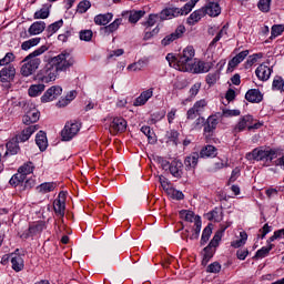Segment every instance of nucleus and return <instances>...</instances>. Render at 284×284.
I'll return each instance as SVG.
<instances>
[{
	"label": "nucleus",
	"instance_id": "nucleus-1",
	"mask_svg": "<svg viewBox=\"0 0 284 284\" xmlns=\"http://www.w3.org/2000/svg\"><path fill=\"white\" fill-rule=\"evenodd\" d=\"M74 63H77L74 55L68 51H63L53 58H49L44 69L38 74V81H41L42 83H50V81H54L57 79V74H59V72L70 70Z\"/></svg>",
	"mask_w": 284,
	"mask_h": 284
},
{
	"label": "nucleus",
	"instance_id": "nucleus-2",
	"mask_svg": "<svg viewBox=\"0 0 284 284\" xmlns=\"http://www.w3.org/2000/svg\"><path fill=\"white\" fill-rule=\"evenodd\" d=\"M43 52H48L47 45L40 47L22 60L23 64L20 69L22 77H31V74H34L37 70H39V65H41V59L37 57H41Z\"/></svg>",
	"mask_w": 284,
	"mask_h": 284
},
{
	"label": "nucleus",
	"instance_id": "nucleus-3",
	"mask_svg": "<svg viewBox=\"0 0 284 284\" xmlns=\"http://www.w3.org/2000/svg\"><path fill=\"white\" fill-rule=\"evenodd\" d=\"M199 3V0H191L182 8L168 7L163 9L161 13V21H168V19H176V17H183L190 14L191 10Z\"/></svg>",
	"mask_w": 284,
	"mask_h": 284
},
{
	"label": "nucleus",
	"instance_id": "nucleus-4",
	"mask_svg": "<svg viewBox=\"0 0 284 284\" xmlns=\"http://www.w3.org/2000/svg\"><path fill=\"white\" fill-rule=\"evenodd\" d=\"M246 159L247 161H274L276 152L254 149L251 153L246 154Z\"/></svg>",
	"mask_w": 284,
	"mask_h": 284
},
{
	"label": "nucleus",
	"instance_id": "nucleus-5",
	"mask_svg": "<svg viewBox=\"0 0 284 284\" xmlns=\"http://www.w3.org/2000/svg\"><path fill=\"white\" fill-rule=\"evenodd\" d=\"M81 130V124L77 121L67 122L63 130L61 131L62 141H72L79 131Z\"/></svg>",
	"mask_w": 284,
	"mask_h": 284
},
{
	"label": "nucleus",
	"instance_id": "nucleus-6",
	"mask_svg": "<svg viewBox=\"0 0 284 284\" xmlns=\"http://www.w3.org/2000/svg\"><path fill=\"white\" fill-rule=\"evenodd\" d=\"M178 57V67H181L182 70H187V65L194 59V47H186Z\"/></svg>",
	"mask_w": 284,
	"mask_h": 284
},
{
	"label": "nucleus",
	"instance_id": "nucleus-7",
	"mask_svg": "<svg viewBox=\"0 0 284 284\" xmlns=\"http://www.w3.org/2000/svg\"><path fill=\"white\" fill-rule=\"evenodd\" d=\"M217 239L219 237L212 239L209 245L203 248L202 265L204 267L207 265V263H210V260H212L216 253V247H219Z\"/></svg>",
	"mask_w": 284,
	"mask_h": 284
},
{
	"label": "nucleus",
	"instance_id": "nucleus-8",
	"mask_svg": "<svg viewBox=\"0 0 284 284\" xmlns=\"http://www.w3.org/2000/svg\"><path fill=\"white\" fill-rule=\"evenodd\" d=\"M43 230H45V222H38L37 224H31L29 225V229L20 235V239H22L23 241L32 239V236L41 234Z\"/></svg>",
	"mask_w": 284,
	"mask_h": 284
},
{
	"label": "nucleus",
	"instance_id": "nucleus-9",
	"mask_svg": "<svg viewBox=\"0 0 284 284\" xmlns=\"http://www.w3.org/2000/svg\"><path fill=\"white\" fill-rule=\"evenodd\" d=\"M39 130V124L29 125L23 129L19 134H17L13 139L18 143H26V141H30V138Z\"/></svg>",
	"mask_w": 284,
	"mask_h": 284
},
{
	"label": "nucleus",
	"instance_id": "nucleus-10",
	"mask_svg": "<svg viewBox=\"0 0 284 284\" xmlns=\"http://www.w3.org/2000/svg\"><path fill=\"white\" fill-rule=\"evenodd\" d=\"M14 77H17V69L12 64L0 70L1 83H12V81H14Z\"/></svg>",
	"mask_w": 284,
	"mask_h": 284
},
{
	"label": "nucleus",
	"instance_id": "nucleus-11",
	"mask_svg": "<svg viewBox=\"0 0 284 284\" xmlns=\"http://www.w3.org/2000/svg\"><path fill=\"white\" fill-rule=\"evenodd\" d=\"M122 19H126L129 23H139L145 17V10H128L121 13Z\"/></svg>",
	"mask_w": 284,
	"mask_h": 284
},
{
	"label": "nucleus",
	"instance_id": "nucleus-12",
	"mask_svg": "<svg viewBox=\"0 0 284 284\" xmlns=\"http://www.w3.org/2000/svg\"><path fill=\"white\" fill-rule=\"evenodd\" d=\"M183 34H185V26H179L173 33L163 38L162 45L166 47L170 45V43H174V41L181 39Z\"/></svg>",
	"mask_w": 284,
	"mask_h": 284
},
{
	"label": "nucleus",
	"instance_id": "nucleus-13",
	"mask_svg": "<svg viewBox=\"0 0 284 284\" xmlns=\"http://www.w3.org/2000/svg\"><path fill=\"white\" fill-rule=\"evenodd\" d=\"M61 196H65V193L60 192L59 199L53 201V210L57 216L63 219V216H65V197H62L61 200Z\"/></svg>",
	"mask_w": 284,
	"mask_h": 284
},
{
	"label": "nucleus",
	"instance_id": "nucleus-14",
	"mask_svg": "<svg viewBox=\"0 0 284 284\" xmlns=\"http://www.w3.org/2000/svg\"><path fill=\"white\" fill-rule=\"evenodd\" d=\"M63 89L61 87H51L41 97L42 103H49V101H54V99L61 97Z\"/></svg>",
	"mask_w": 284,
	"mask_h": 284
},
{
	"label": "nucleus",
	"instance_id": "nucleus-15",
	"mask_svg": "<svg viewBox=\"0 0 284 284\" xmlns=\"http://www.w3.org/2000/svg\"><path fill=\"white\" fill-rule=\"evenodd\" d=\"M254 123V118L252 115H244L240 119L237 124L233 129V134H239V132H243L245 128L250 130V125Z\"/></svg>",
	"mask_w": 284,
	"mask_h": 284
},
{
	"label": "nucleus",
	"instance_id": "nucleus-16",
	"mask_svg": "<svg viewBox=\"0 0 284 284\" xmlns=\"http://www.w3.org/2000/svg\"><path fill=\"white\" fill-rule=\"evenodd\" d=\"M111 132L118 134V132H125L128 130V121L123 118H114L110 124Z\"/></svg>",
	"mask_w": 284,
	"mask_h": 284
},
{
	"label": "nucleus",
	"instance_id": "nucleus-17",
	"mask_svg": "<svg viewBox=\"0 0 284 284\" xmlns=\"http://www.w3.org/2000/svg\"><path fill=\"white\" fill-rule=\"evenodd\" d=\"M154 95V88L148 89L143 91L133 102V105L135 108H139L141 105H145L150 99Z\"/></svg>",
	"mask_w": 284,
	"mask_h": 284
},
{
	"label": "nucleus",
	"instance_id": "nucleus-18",
	"mask_svg": "<svg viewBox=\"0 0 284 284\" xmlns=\"http://www.w3.org/2000/svg\"><path fill=\"white\" fill-rule=\"evenodd\" d=\"M169 171L172 174V176H174V179H182V176H183V162H181L180 160H173L171 162Z\"/></svg>",
	"mask_w": 284,
	"mask_h": 284
},
{
	"label": "nucleus",
	"instance_id": "nucleus-19",
	"mask_svg": "<svg viewBox=\"0 0 284 284\" xmlns=\"http://www.w3.org/2000/svg\"><path fill=\"white\" fill-rule=\"evenodd\" d=\"M255 74L260 81H267L272 77V69L265 64H261L256 68Z\"/></svg>",
	"mask_w": 284,
	"mask_h": 284
},
{
	"label": "nucleus",
	"instance_id": "nucleus-20",
	"mask_svg": "<svg viewBox=\"0 0 284 284\" xmlns=\"http://www.w3.org/2000/svg\"><path fill=\"white\" fill-rule=\"evenodd\" d=\"M245 99L248 103H261L263 101V93L258 89H250L245 94Z\"/></svg>",
	"mask_w": 284,
	"mask_h": 284
},
{
	"label": "nucleus",
	"instance_id": "nucleus-21",
	"mask_svg": "<svg viewBox=\"0 0 284 284\" xmlns=\"http://www.w3.org/2000/svg\"><path fill=\"white\" fill-rule=\"evenodd\" d=\"M36 143L40 152H45L48 150V135L44 131H39L36 135Z\"/></svg>",
	"mask_w": 284,
	"mask_h": 284
},
{
	"label": "nucleus",
	"instance_id": "nucleus-22",
	"mask_svg": "<svg viewBox=\"0 0 284 284\" xmlns=\"http://www.w3.org/2000/svg\"><path fill=\"white\" fill-rule=\"evenodd\" d=\"M205 14H209V17H219L221 14V6L219 2L210 1L205 9H204Z\"/></svg>",
	"mask_w": 284,
	"mask_h": 284
},
{
	"label": "nucleus",
	"instance_id": "nucleus-23",
	"mask_svg": "<svg viewBox=\"0 0 284 284\" xmlns=\"http://www.w3.org/2000/svg\"><path fill=\"white\" fill-rule=\"evenodd\" d=\"M121 23H123V18H118L113 22H111L109 26L103 27L101 31L108 37H110V34L119 30V26H121Z\"/></svg>",
	"mask_w": 284,
	"mask_h": 284
},
{
	"label": "nucleus",
	"instance_id": "nucleus-24",
	"mask_svg": "<svg viewBox=\"0 0 284 284\" xmlns=\"http://www.w3.org/2000/svg\"><path fill=\"white\" fill-rule=\"evenodd\" d=\"M214 68V62L197 61L194 68L195 74H203L210 72Z\"/></svg>",
	"mask_w": 284,
	"mask_h": 284
},
{
	"label": "nucleus",
	"instance_id": "nucleus-25",
	"mask_svg": "<svg viewBox=\"0 0 284 284\" xmlns=\"http://www.w3.org/2000/svg\"><path fill=\"white\" fill-rule=\"evenodd\" d=\"M113 18L114 14H112V12L100 13L94 17V23L95 26H108V23H110V21H112Z\"/></svg>",
	"mask_w": 284,
	"mask_h": 284
},
{
	"label": "nucleus",
	"instance_id": "nucleus-26",
	"mask_svg": "<svg viewBox=\"0 0 284 284\" xmlns=\"http://www.w3.org/2000/svg\"><path fill=\"white\" fill-rule=\"evenodd\" d=\"M216 154H217V150L215 149V146L209 144L202 148L199 155L201 159H210V158L214 159Z\"/></svg>",
	"mask_w": 284,
	"mask_h": 284
},
{
	"label": "nucleus",
	"instance_id": "nucleus-27",
	"mask_svg": "<svg viewBox=\"0 0 284 284\" xmlns=\"http://www.w3.org/2000/svg\"><path fill=\"white\" fill-rule=\"evenodd\" d=\"M43 30H45V23L43 21H36L30 26L28 32L30 37H34L37 34H41Z\"/></svg>",
	"mask_w": 284,
	"mask_h": 284
},
{
	"label": "nucleus",
	"instance_id": "nucleus-28",
	"mask_svg": "<svg viewBox=\"0 0 284 284\" xmlns=\"http://www.w3.org/2000/svg\"><path fill=\"white\" fill-rule=\"evenodd\" d=\"M41 116V113H39V111L33 110L28 112L23 118H22V122L24 123V125H30L32 123H37V121H39Z\"/></svg>",
	"mask_w": 284,
	"mask_h": 284
},
{
	"label": "nucleus",
	"instance_id": "nucleus-29",
	"mask_svg": "<svg viewBox=\"0 0 284 284\" xmlns=\"http://www.w3.org/2000/svg\"><path fill=\"white\" fill-rule=\"evenodd\" d=\"M250 54V50H244L240 53H237L231 61H229V68H236L239 63H243L245 61V58Z\"/></svg>",
	"mask_w": 284,
	"mask_h": 284
},
{
	"label": "nucleus",
	"instance_id": "nucleus-30",
	"mask_svg": "<svg viewBox=\"0 0 284 284\" xmlns=\"http://www.w3.org/2000/svg\"><path fill=\"white\" fill-rule=\"evenodd\" d=\"M11 264H12V270L14 272H21L23 270L24 264H23V257L17 253L11 254Z\"/></svg>",
	"mask_w": 284,
	"mask_h": 284
},
{
	"label": "nucleus",
	"instance_id": "nucleus-31",
	"mask_svg": "<svg viewBox=\"0 0 284 284\" xmlns=\"http://www.w3.org/2000/svg\"><path fill=\"white\" fill-rule=\"evenodd\" d=\"M203 17H205V8L195 10L187 18L189 26H194L195 23H199L200 19H203Z\"/></svg>",
	"mask_w": 284,
	"mask_h": 284
},
{
	"label": "nucleus",
	"instance_id": "nucleus-32",
	"mask_svg": "<svg viewBox=\"0 0 284 284\" xmlns=\"http://www.w3.org/2000/svg\"><path fill=\"white\" fill-rule=\"evenodd\" d=\"M199 159H200L199 152L191 153L184 160L185 168H196V165H199Z\"/></svg>",
	"mask_w": 284,
	"mask_h": 284
},
{
	"label": "nucleus",
	"instance_id": "nucleus-33",
	"mask_svg": "<svg viewBox=\"0 0 284 284\" xmlns=\"http://www.w3.org/2000/svg\"><path fill=\"white\" fill-rule=\"evenodd\" d=\"M21 152V148L19 146V142L12 138L8 143H7V154H19Z\"/></svg>",
	"mask_w": 284,
	"mask_h": 284
},
{
	"label": "nucleus",
	"instance_id": "nucleus-34",
	"mask_svg": "<svg viewBox=\"0 0 284 284\" xmlns=\"http://www.w3.org/2000/svg\"><path fill=\"white\" fill-rule=\"evenodd\" d=\"M158 21H163L161 20V12L149 14V18L146 19V21L142 22V26H144L146 30H150V28H152Z\"/></svg>",
	"mask_w": 284,
	"mask_h": 284
},
{
	"label": "nucleus",
	"instance_id": "nucleus-35",
	"mask_svg": "<svg viewBox=\"0 0 284 284\" xmlns=\"http://www.w3.org/2000/svg\"><path fill=\"white\" fill-rule=\"evenodd\" d=\"M57 189V183L54 182H44L40 184L37 190L42 194H48V192H53Z\"/></svg>",
	"mask_w": 284,
	"mask_h": 284
},
{
	"label": "nucleus",
	"instance_id": "nucleus-36",
	"mask_svg": "<svg viewBox=\"0 0 284 284\" xmlns=\"http://www.w3.org/2000/svg\"><path fill=\"white\" fill-rule=\"evenodd\" d=\"M274 250V244H268V246H263L262 248L257 250L253 258H265L270 255V252Z\"/></svg>",
	"mask_w": 284,
	"mask_h": 284
},
{
	"label": "nucleus",
	"instance_id": "nucleus-37",
	"mask_svg": "<svg viewBox=\"0 0 284 284\" xmlns=\"http://www.w3.org/2000/svg\"><path fill=\"white\" fill-rule=\"evenodd\" d=\"M26 176L23 175V173L18 172L16 173L9 181L10 185H13L14 187H17V185H23V183L26 182Z\"/></svg>",
	"mask_w": 284,
	"mask_h": 284
},
{
	"label": "nucleus",
	"instance_id": "nucleus-38",
	"mask_svg": "<svg viewBox=\"0 0 284 284\" xmlns=\"http://www.w3.org/2000/svg\"><path fill=\"white\" fill-rule=\"evenodd\" d=\"M63 28V19L58 20L53 23H51L48 28H47V32H48V37H52V34H54V32H59V30Z\"/></svg>",
	"mask_w": 284,
	"mask_h": 284
},
{
	"label": "nucleus",
	"instance_id": "nucleus-39",
	"mask_svg": "<svg viewBox=\"0 0 284 284\" xmlns=\"http://www.w3.org/2000/svg\"><path fill=\"white\" fill-rule=\"evenodd\" d=\"M41 43V38H32L22 42L21 50L28 51L30 48H34V45H39Z\"/></svg>",
	"mask_w": 284,
	"mask_h": 284
},
{
	"label": "nucleus",
	"instance_id": "nucleus-40",
	"mask_svg": "<svg viewBox=\"0 0 284 284\" xmlns=\"http://www.w3.org/2000/svg\"><path fill=\"white\" fill-rule=\"evenodd\" d=\"M43 90H45L44 84H32L28 90L29 97H39Z\"/></svg>",
	"mask_w": 284,
	"mask_h": 284
},
{
	"label": "nucleus",
	"instance_id": "nucleus-41",
	"mask_svg": "<svg viewBox=\"0 0 284 284\" xmlns=\"http://www.w3.org/2000/svg\"><path fill=\"white\" fill-rule=\"evenodd\" d=\"M18 172L28 179V174H32V172H34V164H32V162H27L18 169Z\"/></svg>",
	"mask_w": 284,
	"mask_h": 284
},
{
	"label": "nucleus",
	"instance_id": "nucleus-42",
	"mask_svg": "<svg viewBox=\"0 0 284 284\" xmlns=\"http://www.w3.org/2000/svg\"><path fill=\"white\" fill-rule=\"evenodd\" d=\"M48 17H50V7H48V4L33 14V19H48Z\"/></svg>",
	"mask_w": 284,
	"mask_h": 284
},
{
	"label": "nucleus",
	"instance_id": "nucleus-43",
	"mask_svg": "<svg viewBox=\"0 0 284 284\" xmlns=\"http://www.w3.org/2000/svg\"><path fill=\"white\" fill-rule=\"evenodd\" d=\"M212 236V223H210L202 232V237L200 245H205L207 241H210V237Z\"/></svg>",
	"mask_w": 284,
	"mask_h": 284
},
{
	"label": "nucleus",
	"instance_id": "nucleus-44",
	"mask_svg": "<svg viewBox=\"0 0 284 284\" xmlns=\"http://www.w3.org/2000/svg\"><path fill=\"white\" fill-rule=\"evenodd\" d=\"M214 130H216L212 124H209L205 122L204 124V136L207 142L212 141L214 139Z\"/></svg>",
	"mask_w": 284,
	"mask_h": 284
},
{
	"label": "nucleus",
	"instance_id": "nucleus-45",
	"mask_svg": "<svg viewBox=\"0 0 284 284\" xmlns=\"http://www.w3.org/2000/svg\"><path fill=\"white\" fill-rule=\"evenodd\" d=\"M166 61L169 62L171 68H175V70H182L181 67H179V55H174V53H169L166 55Z\"/></svg>",
	"mask_w": 284,
	"mask_h": 284
},
{
	"label": "nucleus",
	"instance_id": "nucleus-46",
	"mask_svg": "<svg viewBox=\"0 0 284 284\" xmlns=\"http://www.w3.org/2000/svg\"><path fill=\"white\" fill-rule=\"evenodd\" d=\"M219 71H215L213 73H209L206 75L205 82L207 83V85H210V88H212V85H215L216 81H219Z\"/></svg>",
	"mask_w": 284,
	"mask_h": 284
},
{
	"label": "nucleus",
	"instance_id": "nucleus-47",
	"mask_svg": "<svg viewBox=\"0 0 284 284\" xmlns=\"http://www.w3.org/2000/svg\"><path fill=\"white\" fill-rule=\"evenodd\" d=\"M166 139H168V141H171V143H174V145H178L179 144V131H176V130L168 131Z\"/></svg>",
	"mask_w": 284,
	"mask_h": 284
},
{
	"label": "nucleus",
	"instance_id": "nucleus-48",
	"mask_svg": "<svg viewBox=\"0 0 284 284\" xmlns=\"http://www.w3.org/2000/svg\"><path fill=\"white\" fill-rule=\"evenodd\" d=\"M232 223L221 224L220 230L214 234L213 239H217L216 241L221 243V239H223V234L225 233V230L230 227Z\"/></svg>",
	"mask_w": 284,
	"mask_h": 284
},
{
	"label": "nucleus",
	"instance_id": "nucleus-49",
	"mask_svg": "<svg viewBox=\"0 0 284 284\" xmlns=\"http://www.w3.org/2000/svg\"><path fill=\"white\" fill-rule=\"evenodd\" d=\"M226 26H224L220 31L219 33L215 36V38L211 41L209 48H212L214 45H216V43H219V41H221V39H223V34H227V31H226Z\"/></svg>",
	"mask_w": 284,
	"mask_h": 284
},
{
	"label": "nucleus",
	"instance_id": "nucleus-50",
	"mask_svg": "<svg viewBox=\"0 0 284 284\" xmlns=\"http://www.w3.org/2000/svg\"><path fill=\"white\" fill-rule=\"evenodd\" d=\"M14 59H17V57H14V53L12 52H8L2 59H0V65H10V63H12V61H14Z\"/></svg>",
	"mask_w": 284,
	"mask_h": 284
},
{
	"label": "nucleus",
	"instance_id": "nucleus-51",
	"mask_svg": "<svg viewBox=\"0 0 284 284\" xmlns=\"http://www.w3.org/2000/svg\"><path fill=\"white\" fill-rule=\"evenodd\" d=\"M92 7V3H90V0H82L81 2H79L78 4V12L80 14H84V12L87 10H90V8Z\"/></svg>",
	"mask_w": 284,
	"mask_h": 284
},
{
	"label": "nucleus",
	"instance_id": "nucleus-52",
	"mask_svg": "<svg viewBox=\"0 0 284 284\" xmlns=\"http://www.w3.org/2000/svg\"><path fill=\"white\" fill-rule=\"evenodd\" d=\"M283 24H275L271 29V39H276V37H281L283 34Z\"/></svg>",
	"mask_w": 284,
	"mask_h": 284
},
{
	"label": "nucleus",
	"instance_id": "nucleus-53",
	"mask_svg": "<svg viewBox=\"0 0 284 284\" xmlns=\"http://www.w3.org/2000/svg\"><path fill=\"white\" fill-rule=\"evenodd\" d=\"M75 98H77V91H70L65 97L64 103H62L61 101L58 102L59 108H63L68 105V103H70V101H74Z\"/></svg>",
	"mask_w": 284,
	"mask_h": 284
},
{
	"label": "nucleus",
	"instance_id": "nucleus-54",
	"mask_svg": "<svg viewBox=\"0 0 284 284\" xmlns=\"http://www.w3.org/2000/svg\"><path fill=\"white\" fill-rule=\"evenodd\" d=\"M206 272H209L210 274H219V272H221V263L219 262L211 263L207 266Z\"/></svg>",
	"mask_w": 284,
	"mask_h": 284
},
{
	"label": "nucleus",
	"instance_id": "nucleus-55",
	"mask_svg": "<svg viewBox=\"0 0 284 284\" xmlns=\"http://www.w3.org/2000/svg\"><path fill=\"white\" fill-rule=\"evenodd\" d=\"M271 3L272 0H260L257 3V8L258 10H261V12H267L270 10Z\"/></svg>",
	"mask_w": 284,
	"mask_h": 284
},
{
	"label": "nucleus",
	"instance_id": "nucleus-56",
	"mask_svg": "<svg viewBox=\"0 0 284 284\" xmlns=\"http://www.w3.org/2000/svg\"><path fill=\"white\" fill-rule=\"evenodd\" d=\"M284 80L281 77H275L272 84V90H283Z\"/></svg>",
	"mask_w": 284,
	"mask_h": 284
},
{
	"label": "nucleus",
	"instance_id": "nucleus-57",
	"mask_svg": "<svg viewBox=\"0 0 284 284\" xmlns=\"http://www.w3.org/2000/svg\"><path fill=\"white\" fill-rule=\"evenodd\" d=\"M258 61V53H255L253 55H250L244 64V68L246 70H248V68H252V65H254V63H256Z\"/></svg>",
	"mask_w": 284,
	"mask_h": 284
},
{
	"label": "nucleus",
	"instance_id": "nucleus-58",
	"mask_svg": "<svg viewBox=\"0 0 284 284\" xmlns=\"http://www.w3.org/2000/svg\"><path fill=\"white\" fill-rule=\"evenodd\" d=\"M206 106H207V102L205 100L196 101L193 105V108L195 109V112H199L200 114L201 112H203V110H205Z\"/></svg>",
	"mask_w": 284,
	"mask_h": 284
},
{
	"label": "nucleus",
	"instance_id": "nucleus-59",
	"mask_svg": "<svg viewBox=\"0 0 284 284\" xmlns=\"http://www.w3.org/2000/svg\"><path fill=\"white\" fill-rule=\"evenodd\" d=\"M196 116H201V113L199 111H196V109L194 106H192L191 109L187 110L186 119L189 121H193V119H196Z\"/></svg>",
	"mask_w": 284,
	"mask_h": 284
},
{
	"label": "nucleus",
	"instance_id": "nucleus-60",
	"mask_svg": "<svg viewBox=\"0 0 284 284\" xmlns=\"http://www.w3.org/2000/svg\"><path fill=\"white\" fill-rule=\"evenodd\" d=\"M159 30V27H155L152 31H149L148 27H145L144 41H150L152 37H155Z\"/></svg>",
	"mask_w": 284,
	"mask_h": 284
},
{
	"label": "nucleus",
	"instance_id": "nucleus-61",
	"mask_svg": "<svg viewBox=\"0 0 284 284\" xmlns=\"http://www.w3.org/2000/svg\"><path fill=\"white\" fill-rule=\"evenodd\" d=\"M92 30L80 31L81 41H92Z\"/></svg>",
	"mask_w": 284,
	"mask_h": 284
},
{
	"label": "nucleus",
	"instance_id": "nucleus-62",
	"mask_svg": "<svg viewBox=\"0 0 284 284\" xmlns=\"http://www.w3.org/2000/svg\"><path fill=\"white\" fill-rule=\"evenodd\" d=\"M200 90H201V84H199V83L193 84L192 88L190 89L189 101H192V99H194V97H196V94H199Z\"/></svg>",
	"mask_w": 284,
	"mask_h": 284
},
{
	"label": "nucleus",
	"instance_id": "nucleus-63",
	"mask_svg": "<svg viewBox=\"0 0 284 284\" xmlns=\"http://www.w3.org/2000/svg\"><path fill=\"white\" fill-rule=\"evenodd\" d=\"M205 123H206L205 118L199 116L193 123V130H201V128H203Z\"/></svg>",
	"mask_w": 284,
	"mask_h": 284
},
{
	"label": "nucleus",
	"instance_id": "nucleus-64",
	"mask_svg": "<svg viewBox=\"0 0 284 284\" xmlns=\"http://www.w3.org/2000/svg\"><path fill=\"white\" fill-rule=\"evenodd\" d=\"M144 65H145V62L139 60L138 62L130 64L128 67V70H133V72H136V71L141 70Z\"/></svg>",
	"mask_w": 284,
	"mask_h": 284
}]
</instances>
